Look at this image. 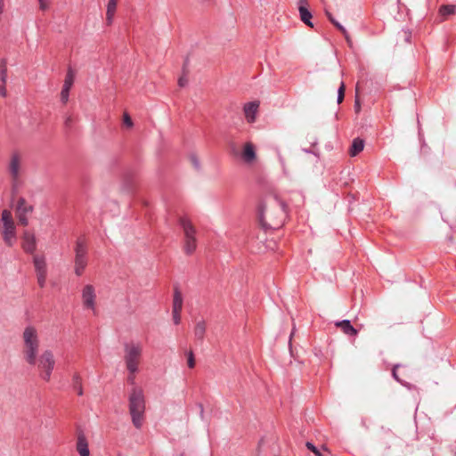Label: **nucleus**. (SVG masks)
Segmentation results:
<instances>
[{
    "instance_id": "f257e3e1",
    "label": "nucleus",
    "mask_w": 456,
    "mask_h": 456,
    "mask_svg": "<svg viewBox=\"0 0 456 456\" xmlns=\"http://www.w3.org/2000/svg\"><path fill=\"white\" fill-rule=\"evenodd\" d=\"M285 206L279 199L269 196L264 200L258 209V219L265 229L279 228L285 219Z\"/></svg>"
},
{
    "instance_id": "f03ea898",
    "label": "nucleus",
    "mask_w": 456,
    "mask_h": 456,
    "mask_svg": "<svg viewBox=\"0 0 456 456\" xmlns=\"http://www.w3.org/2000/svg\"><path fill=\"white\" fill-rule=\"evenodd\" d=\"M146 401L143 389L139 386L132 387L128 395V408L132 422L141 428L143 422Z\"/></svg>"
},
{
    "instance_id": "7ed1b4c3",
    "label": "nucleus",
    "mask_w": 456,
    "mask_h": 456,
    "mask_svg": "<svg viewBox=\"0 0 456 456\" xmlns=\"http://www.w3.org/2000/svg\"><path fill=\"white\" fill-rule=\"evenodd\" d=\"M39 347L40 339L37 330L33 326H27L22 332V354L28 364L36 365Z\"/></svg>"
},
{
    "instance_id": "20e7f679",
    "label": "nucleus",
    "mask_w": 456,
    "mask_h": 456,
    "mask_svg": "<svg viewBox=\"0 0 456 456\" xmlns=\"http://www.w3.org/2000/svg\"><path fill=\"white\" fill-rule=\"evenodd\" d=\"M143 353L141 341L131 340L124 344V362L127 371L138 372Z\"/></svg>"
},
{
    "instance_id": "39448f33",
    "label": "nucleus",
    "mask_w": 456,
    "mask_h": 456,
    "mask_svg": "<svg viewBox=\"0 0 456 456\" xmlns=\"http://www.w3.org/2000/svg\"><path fill=\"white\" fill-rule=\"evenodd\" d=\"M1 232L4 241L10 247L16 241V227L12 213L4 209L1 216Z\"/></svg>"
},
{
    "instance_id": "423d86ee",
    "label": "nucleus",
    "mask_w": 456,
    "mask_h": 456,
    "mask_svg": "<svg viewBox=\"0 0 456 456\" xmlns=\"http://www.w3.org/2000/svg\"><path fill=\"white\" fill-rule=\"evenodd\" d=\"M36 364L40 370V377L42 379L49 381L55 365V359L53 351L46 349L40 356L37 355Z\"/></svg>"
},
{
    "instance_id": "0eeeda50",
    "label": "nucleus",
    "mask_w": 456,
    "mask_h": 456,
    "mask_svg": "<svg viewBox=\"0 0 456 456\" xmlns=\"http://www.w3.org/2000/svg\"><path fill=\"white\" fill-rule=\"evenodd\" d=\"M81 302L83 309L98 314L96 287L91 283L85 284L81 289Z\"/></svg>"
},
{
    "instance_id": "6e6552de",
    "label": "nucleus",
    "mask_w": 456,
    "mask_h": 456,
    "mask_svg": "<svg viewBox=\"0 0 456 456\" xmlns=\"http://www.w3.org/2000/svg\"><path fill=\"white\" fill-rule=\"evenodd\" d=\"M37 284L44 288L46 284L48 275V265L46 256L43 254H36L32 258Z\"/></svg>"
},
{
    "instance_id": "1a4fd4ad",
    "label": "nucleus",
    "mask_w": 456,
    "mask_h": 456,
    "mask_svg": "<svg viewBox=\"0 0 456 456\" xmlns=\"http://www.w3.org/2000/svg\"><path fill=\"white\" fill-rule=\"evenodd\" d=\"M181 226L184 233V250L186 254H191L196 249V230L187 218L180 221Z\"/></svg>"
},
{
    "instance_id": "9d476101",
    "label": "nucleus",
    "mask_w": 456,
    "mask_h": 456,
    "mask_svg": "<svg viewBox=\"0 0 456 456\" xmlns=\"http://www.w3.org/2000/svg\"><path fill=\"white\" fill-rule=\"evenodd\" d=\"M8 172L12 181L18 182L21 174V157L18 153L12 154L8 165Z\"/></svg>"
},
{
    "instance_id": "9b49d317",
    "label": "nucleus",
    "mask_w": 456,
    "mask_h": 456,
    "mask_svg": "<svg viewBox=\"0 0 456 456\" xmlns=\"http://www.w3.org/2000/svg\"><path fill=\"white\" fill-rule=\"evenodd\" d=\"M32 211V207L28 205L24 199H19L16 207V215L19 223L24 226L28 225V214Z\"/></svg>"
},
{
    "instance_id": "f8f14e48",
    "label": "nucleus",
    "mask_w": 456,
    "mask_h": 456,
    "mask_svg": "<svg viewBox=\"0 0 456 456\" xmlns=\"http://www.w3.org/2000/svg\"><path fill=\"white\" fill-rule=\"evenodd\" d=\"M74 79H75V72L71 68H69L67 71V74H66V77L64 79V84L62 86V89L61 92V101L64 104L67 103L69 101V91L73 86Z\"/></svg>"
},
{
    "instance_id": "ddd939ff",
    "label": "nucleus",
    "mask_w": 456,
    "mask_h": 456,
    "mask_svg": "<svg viewBox=\"0 0 456 456\" xmlns=\"http://www.w3.org/2000/svg\"><path fill=\"white\" fill-rule=\"evenodd\" d=\"M21 247L26 253L33 254L37 249V238L29 231H24L22 234Z\"/></svg>"
},
{
    "instance_id": "4468645a",
    "label": "nucleus",
    "mask_w": 456,
    "mask_h": 456,
    "mask_svg": "<svg viewBox=\"0 0 456 456\" xmlns=\"http://www.w3.org/2000/svg\"><path fill=\"white\" fill-rule=\"evenodd\" d=\"M259 103L257 102H247L243 107V112L248 123H254L256 120Z\"/></svg>"
},
{
    "instance_id": "2eb2a0df",
    "label": "nucleus",
    "mask_w": 456,
    "mask_h": 456,
    "mask_svg": "<svg viewBox=\"0 0 456 456\" xmlns=\"http://www.w3.org/2000/svg\"><path fill=\"white\" fill-rule=\"evenodd\" d=\"M76 450L79 456H90L89 444L82 432L77 434Z\"/></svg>"
},
{
    "instance_id": "dca6fc26",
    "label": "nucleus",
    "mask_w": 456,
    "mask_h": 456,
    "mask_svg": "<svg viewBox=\"0 0 456 456\" xmlns=\"http://www.w3.org/2000/svg\"><path fill=\"white\" fill-rule=\"evenodd\" d=\"M241 158L248 164H251L256 160V149L252 142H248L244 144Z\"/></svg>"
},
{
    "instance_id": "f3484780",
    "label": "nucleus",
    "mask_w": 456,
    "mask_h": 456,
    "mask_svg": "<svg viewBox=\"0 0 456 456\" xmlns=\"http://www.w3.org/2000/svg\"><path fill=\"white\" fill-rule=\"evenodd\" d=\"M336 326L339 327L346 335L355 336L357 334V330L351 325L349 320L337 322Z\"/></svg>"
},
{
    "instance_id": "a211bd4d",
    "label": "nucleus",
    "mask_w": 456,
    "mask_h": 456,
    "mask_svg": "<svg viewBox=\"0 0 456 456\" xmlns=\"http://www.w3.org/2000/svg\"><path fill=\"white\" fill-rule=\"evenodd\" d=\"M118 0H109L107 4V12H106V20L107 23L110 25L112 23L116 7H117Z\"/></svg>"
},
{
    "instance_id": "6ab92c4d",
    "label": "nucleus",
    "mask_w": 456,
    "mask_h": 456,
    "mask_svg": "<svg viewBox=\"0 0 456 456\" xmlns=\"http://www.w3.org/2000/svg\"><path fill=\"white\" fill-rule=\"evenodd\" d=\"M299 16H300V20L305 24L307 25L308 27L310 28H314V24L313 22L311 21V19L313 17L311 12L308 10V8H305V7H303L301 6L299 8Z\"/></svg>"
},
{
    "instance_id": "aec40b11",
    "label": "nucleus",
    "mask_w": 456,
    "mask_h": 456,
    "mask_svg": "<svg viewBox=\"0 0 456 456\" xmlns=\"http://www.w3.org/2000/svg\"><path fill=\"white\" fill-rule=\"evenodd\" d=\"M183 309V296L177 288L174 291L173 309L172 311L182 312Z\"/></svg>"
},
{
    "instance_id": "412c9836",
    "label": "nucleus",
    "mask_w": 456,
    "mask_h": 456,
    "mask_svg": "<svg viewBox=\"0 0 456 456\" xmlns=\"http://www.w3.org/2000/svg\"><path fill=\"white\" fill-rule=\"evenodd\" d=\"M364 148V142L363 140L360 138H355L349 150V153L352 157L356 156L358 153H360Z\"/></svg>"
},
{
    "instance_id": "4be33fe9",
    "label": "nucleus",
    "mask_w": 456,
    "mask_h": 456,
    "mask_svg": "<svg viewBox=\"0 0 456 456\" xmlns=\"http://www.w3.org/2000/svg\"><path fill=\"white\" fill-rule=\"evenodd\" d=\"M76 256L75 258H87L86 257V246L82 240H78L75 248Z\"/></svg>"
},
{
    "instance_id": "5701e85b",
    "label": "nucleus",
    "mask_w": 456,
    "mask_h": 456,
    "mask_svg": "<svg viewBox=\"0 0 456 456\" xmlns=\"http://www.w3.org/2000/svg\"><path fill=\"white\" fill-rule=\"evenodd\" d=\"M72 387L78 395H83L82 378L77 372L72 376Z\"/></svg>"
},
{
    "instance_id": "b1692460",
    "label": "nucleus",
    "mask_w": 456,
    "mask_h": 456,
    "mask_svg": "<svg viewBox=\"0 0 456 456\" xmlns=\"http://www.w3.org/2000/svg\"><path fill=\"white\" fill-rule=\"evenodd\" d=\"M206 331V323L204 321H199L194 328V336L197 339H203Z\"/></svg>"
},
{
    "instance_id": "393cba45",
    "label": "nucleus",
    "mask_w": 456,
    "mask_h": 456,
    "mask_svg": "<svg viewBox=\"0 0 456 456\" xmlns=\"http://www.w3.org/2000/svg\"><path fill=\"white\" fill-rule=\"evenodd\" d=\"M87 265V258H75V273L82 275Z\"/></svg>"
},
{
    "instance_id": "a878e982",
    "label": "nucleus",
    "mask_w": 456,
    "mask_h": 456,
    "mask_svg": "<svg viewBox=\"0 0 456 456\" xmlns=\"http://www.w3.org/2000/svg\"><path fill=\"white\" fill-rule=\"evenodd\" d=\"M326 14H327L329 20L343 33V35L345 36L346 40L349 41V37H348L346 29L339 22L335 20L330 12H326Z\"/></svg>"
},
{
    "instance_id": "bb28decb",
    "label": "nucleus",
    "mask_w": 456,
    "mask_h": 456,
    "mask_svg": "<svg viewBox=\"0 0 456 456\" xmlns=\"http://www.w3.org/2000/svg\"><path fill=\"white\" fill-rule=\"evenodd\" d=\"M456 6L450 4V5H443L440 7L439 12L443 16H447L450 14H452L455 12Z\"/></svg>"
},
{
    "instance_id": "cd10ccee",
    "label": "nucleus",
    "mask_w": 456,
    "mask_h": 456,
    "mask_svg": "<svg viewBox=\"0 0 456 456\" xmlns=\"http://www.w3.org/2000/svg\"><path fill=\"white\" fill-rule=\"evenodd\" d=\"M0 79L3 84L6 83L7 79V69L4 63L0 66Z\"/></svg>"
},
{
    "instance_id": "c85d7f7f",
    "label": "nucleus",
    "mask_w": 456,
    "mask_h": 456,
    "mask_svg": "<svg viewBox=\"0 0 456 456\" xmlns=\"http://www.w3.org/2000/svg\"><path fill=\"white\" fill-rule=\"evenodd\" d=\"M123 124L128 128L133 127L134 123L128 113L125 112L123 115Z\"/></svg>"
},
{
    "instance_id": "c756f323",
    "label": "nucleus",
    "mask_w": 456,
    "mask_h": 456,
    "mask_svg": "<svg viewBox=\"0 0 456 456\" xmlns=\"http://www.w3.org/2000/svg\"><path fill=\"white\" fill-rule=\"evenodd\" d=\"M305 445L308 450L314 453L315 456H323L321 451L311 442H307Z\"/></svg>"
},
{
    "instance_id": "7c9ffc66",
    "label": "nucleus",
    "mask_w": 456,
    "mask_h": 456,
    "mask_svg": "<svg viewBox=\"0 0 456 456\" xmlns=\"http://www.w3.org/2000/svg\"><path fill=\"white\" fill-rule=\"evenodd\" d=\"M344 96H345V84L342 82L338 90V103H341L343 102Z\"/></svg>"
},
{
    "instance_id": "2f4dec72",
    "label": "nucleus",
    "mask_w": 456,
    "mask_h": 456,
    "mask_svg": "<svg viewBox=\"0 0 456 456\" xmlns=\"http://www.w3.org/2000/svg\"><path fill=\"white\" fill-rule=\"evenodd\" d=\"M187 364L189 368H193L195 366V360L192 351H189L187 353Z\"/></svg>"
},
{
    "instance_id": "473e14b6",
    "label": "nucleus",
    "mask_w": 456,
    "mask_h": 456,
    "mask_svg": "<svg viewBox=\"0 0 456 456\" xmlns=\"http://www.w3.org/2000/svg\"><path fill=\"white\" fill-rule=\"evenodd\" d=\"M39 4V8L42 11H46L50 7V0H37Z\"/></svg>"
},
{
    "instance_id": "72a5a7b5",
    "label": "nucleus",
    "mask_w": 456,
    "mask_h": 456,
    "mask_svg": "<svg viewBox=\"0 0 456 456\" xmlns=\"http://www.w3.org/2000/svg\"><path fill=\"white\" fill-rule=\"evenodd\" d=\"M190 160L191 162V164L193 165V167L196 168V169H199L200 167V160L198 159V157L194 154H191L190 156Z\"/></svg>"
},
{
    "instance_id": "f704fd0d",
    "label": "nucleus",
    "mask_w": 456,
    "mask_h": 456,
    "mask_svg": "<svg viewBox=\"0 0 456 456\" xmlns=\"http://www.w3.org/2000/svg\"><path fill=\"white\" fill-rule=\"evenodd\" d=\"M173 321L175 324H179L181 322V312L172 311Z\"/></svg>"
},
{
    "instance_id": "c9c22d12",
    "label": "nucleus",
    "mask_w": 456,
    "mask_h": 456,
    "mask_svg": "<svg viewBox=\"0 0 456 456\" xmlns=\"http://www.w3.org/2000/svg\"><path fill=\"white\" fill-rule=\"evenodd\" d=\"M128 372V376H127V380L128 382L133 386H136L135 385V375L137 372H131V371H127Z\"/></svg>"
},
{
    "instance_id": "e433bc0d",
    "label": "nucleus",
    "mask_w": 456,
    "mask_h": 456,
    "mask_svg": "<svg viewBox=\"0 0 456 456\" xmlns=\"http://www.w3.org/2000/svg\"><path fill=\"white\" fill-rule=\"evenodd\" d=\"M301 6L308 8V2H307V0H297V7H298V9Z\"/></svg>"
},
{
    "instance_id": "4c0bfd02",
    "label": "nucleus",
    "mask_w": 456,
    "mask_h": 456,
    "mask_svg": "<svg viewBox=\"0 0 456 456\" xmlns=\"http://www.w3.org/2000/svg\"><path fill=\"white\" fill-rule=\"evenodd\" d=\"M6 94H7V91H6V88H5V84L2 83V86H0V95L2 97H5Z\"/></svg>"
},
{
    "instance_id": "58836bf2",
    "label": "nucleus",
    "mask_w": 456,
    "mask_h": 456,
    "mask_svg": "<svg viewBox=\"0 0 456 456\" xmlns=\"http://www.w3.org/2000/svg\"><path fill=\"white\" fill-rule=\"evenodd\" d=\"M188 80L187 78H185L184 77H181L179 79H178V85L181 86V87H183L185 86V85L187 84Z\"/></svg>"
},
{
    "instance_id": "ea45409f",
    "label": "nucleus",
    "mask_w": 456,
    "mask_h": 456,
    "mask_svg": "<svg viewBox=\"0 0 456 456\" xmlns=\"http://www.w3.org/2000/svg\"><path fill=\"white\" fill-rule=\"evenodd\" d=\"M399 367V365H395V367L393 368V370H392V374H393V377L395 378V379H396L397 381H400L398 377H397V374H396V369Z\"/></svg>"
},
{
    "instance_id": "a19ab883",
    "label": "nucleus",
    "mask_w": 456,
    "mask_h": 456,
    "mask_svg": "<svg viewBox=\"0 0 456 456\" xmlns=\"http://www.w3.org/2000/svg\"><path fill=\"white\" fill-rule=\"evenodd\" d=\"M71 122H72L71 118H70V117H68V118H66V120H65V125H66L67 126H70Z\"/></svg>"
},
{
    "instance_id": "79ce46f5",
    "label": "nucleus",
    "mask_w": 456,
    "mask_h": 456,
    "mask_svg": "<svg viewBox=\"0 0 456 456\" xmlns=\"http://www.w3.org/2000/svg\"><path fill=\"white\" fill-rule=\"evenodd\" d=\"M354 107H355V109H356V111H359V110H360V104H359V102H358L357 100L355 101Z\"/></svg>"
}]
</instances>
